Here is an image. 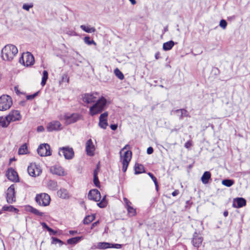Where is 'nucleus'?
Segmentation results:
<instances>
[{"label": "nucleus", "mask_w": 250, "mask_h": 250, "mask_svg": "<svg viewBox=\"0 0 250 250\" xmlns=\"http://www.w3.org/2000/svg\"><path fill=\"white\" fill-rule=\"evenodd\" d=\"M17 47L13 44H7L1 50V57L3 60L11 61L18 53Z\"/></svg>", "instance_id": "1"}, {"label": "nucleus", "mask_w": 250, "mask_h": 250, "mask_svg": "<svg viewBox=\"0 0 250 250\" xmlns=\"http://www.w3.org/2000/svg\"><path fill=\"white\" fill-rule=\"evenodd\" d=\"M106 103V100L104 97L100 98L89 108L90 114L93 116L101 113L105 108Z\"/></svg>", "instance_id": "2"}, {"label": "nucleus", "mask_w": 250, "mask_h": 250, "mask_svg": "<svg viewBox=\"0 0 250 250\" xmlns=\"http://www.w3.org/2000/svg\"><path fill=\"white\" fill-rule=\"evenodd\" d=\"M128 147H129V145H126L122 148V150L120 151L121 158L122 159L123 164L122 170L124 172H125L127 170L129 163L131 159L132 152L129 150H127L125 152L124 155L122 156L121 155V151L127 149Z\"/></svg>", "instance_id": "3"}, {"label": "nucleus", "mask_w": 250, "mask_h": 250, "mask_svg": "<svg viewBox=\"0 0 250 250\" xmlns=\"http://www.w3.org/2000/svg\"><path fill=\"white\" fill-rule=\"evenodd\" d=\"M34 61L33 55L29 52L23 53L19 59L20 62L26 66L33 65Z\"/></svg>", "instance_id": "4"}, {"label": "nucleus", "mask_w": 250, "mask_h": 250, "mask_svg": "<svg viewBox=\"0 0 250 250\" xmlns=\"http://www.w3.org/2000/svg\"><path fill=\"white\" fill-rule=\"evenodd\" d=\"M36 202L41 206H47L50 202V196L45 193H42L36 195Z\"/></svg>", "instance_id": "5"}, {"label": "nucleus", "mask_w": 250, "mask_h": 250, "mask_svg": "<svg viewBox=\"0 0 250 250\" xmlns=\"http://www.w3.org/2000/svg\"><path fill=\"white\" fill-rule=\"evenodd\" d=\"M12 105V100L8 95H3L0 97V110L8 109Z\"/></svg>", "instance_id": "6"}, {"label": "nucleus", "mask_w": 250, "mask_h": 250, "mask_svg": "<svg viewBox=\"0 0 250 250\" xmlns=\"http://www.w3.org/2000/svg\"><path fill=\"white\" fill-rule=\"evenodd\" d=\"M58 154L61 156L63 155L67 160L72 159L74 155L73 148L68 146L60 147Z\"/></svg>", "instance_id": "7"}, {"label": "nucleus", "mask_w": 250, "mask_h": 250, "mask_svg": "<svg viewBox=\"0 0 250 250\" xmlns=\"http://www.w3.org/2000/svg\"><path fill=\"white\" fill-rule=\"evenodd\" d=\"M37 152L38 154L42 157L50 156L51 155L50 146L48 144H41L37 149Z\"/></svg>", "instance_id": "8"}, {"label": "nucleus", "mask_w": 250, "mask_h": 250, "mask_svg": "<svg viewBox=\"0 0 250 250\" xmlns=\"http://www.w3.org/2000/svg\"><path fill=\"white\" fill-rule=\"evenodd\" d=\"M122 245L119 244H112L108 242H99L96 246V248L99 250H105L109 248L120 249L122 248Z\"/></svg>", "instance_id": "9"}, {"label": "nucleus", "mask_w": 250, "mask_h": 250, "mask_svg": "<svg viewBox=\"0 0 250 250\" xmlns=\"http://www.w3.org/2000/svg\"><path fill=\"white\" fill-rule=\"evenodd\" d=\"M6 200L9 204H12L16 201L15 185H11L7 190Z\"/></svg>", "instance_id": "10"}, {"label": "nucleus", "mask_w": 250, "mask_h": 250, "mask_svg": "<svg viewBox=\"0 0 250 250\" xmlns=\"http://www.w3.org/2000/svg\"><path fill=\"white\" fill-rule=\"evenodd\" d=\"M27 171L28 174L32 177L38 176L42 172V170L40 167L35 163H32L28 167Z\"/></svg>", "instance_id": "11"}, {"label": "nucleus", "mask_w": 250, "mask_h": 250, "mask_svg": "<svg viewBox=\"0 0 250 250\" xmlns=\"http://www.w3.org/2000/svg\"><path fill=\"white\" fill-rule=\"evenodd\" d=\"M50 171L51 173L60 176H63L66 174L63 168L59 165H54L50 167Z\"/></svg>", "instance_id": "12"}, {"label": "nucleus", "mask_w": 250, "mask_h": 250, "mask_svg": "<svg viewBox=\"0 0 250 250\" xmlns=\"http://www.w3.org/2000/svg\"><path fill=\"white\" fill-rule=\"evenodd\" d=\"M62 129V125L58 121H53L49 123L47 126L48 131H58Z\"/></svg>", "instance_id": "13"}, {"label": "nucleus", "mask_w": 250, "mask_h": 250, "mask_svg": "<svg viewBox=\"0 0 250 250\" xmlns=\"http://www.w3.org/2000/svg\"><path fill=\"white\" fill-rule=\"evenodd\" d=\"M87 197L89 200L98 202L100 201L101 196L99 191L98 189H94L89 191Z\"/></svg>", "instance_id": "14"}, {"label": "nucleus", "mask_w": 250, "mask_h": 250, "mask_svg": "<svg viewBox=\"0 0 250 250\" xmlns=\"http://www.w3.org/2000/svg\"><path fill=\"white\" fill-rule=\"evenodd\" d=\"M95 148L93 142L91 139L88 140L85 144V151L86 154L89 156H93L94 155Z\"/></svg>", "instance_id": "15"}, {"label": "nucleus", "mask_w": 250, "mask_h": 250, "mask_svg": "<svg viewBox=\"0 0 250 250\" xmlns=\"http://www.w3.org/2000/svg\"><path fill=\"white\" fill-rule=\"evenodd\" d=\"M62 119L65 121L66 125H69L77 122L79 119V115L77 114H65Z\"/></svg>", "instance_id": "16"}, {"label": "nucleus", "mask_w": 250, "mask_h": 250, "mask_svg": "<svg viewBox=\"0 0 250 250\" xmlns=\"http://www.w3.org/2000/svg\"><path fill=\"white\" fill-rule=\"evenodd\" d=\"M7 116L10 122L20 121L21 118L20 112L18 110L11 111Z\"/></svg>", "instance_id": "17"}, {"label": "nucleus", "mask_w": 250, "mask_h": 250, "mask_svg": "<svg viewBox=\"0 0 250 250\" xmlns=\"http://www.w3.org/2000/svg\"><path fill=\"white\" fill-rule=\"evenodd\" d=\"M108 115L107 112H104L100 116L99 125L103 129H105L108 125L107 120Z\"/></svg>", "instance_id": "18"}, {"label": "nucleus", "mask_w": 250, "mask_h": 250, "mask_svg": "<svg viewBox=\"0 0 250 250\" xmlns=\"http://www.w3.org/2000/svg\"><path fill=\"white\" fill-rule=\"evenodd\" d=\"M6 176L7 178L13 182H17L18 180V175L17 172L12 168H9L6 172Z\"/></svg>", "instance_id": "19"}, {"label": "nucleus", "mask_w": 250, "mask_h": 250, "mask_svg": "<svg viewBox=\"0 0 250 250\" xmlns=\"http://www.w3.org/2000/svg\"><path fill=\"white\" fill-rule=\"evenodd\" d=\"M96 93L88 94L86 93L82 96V99L83 102L87 104H91L96 102V97L95 95Z\"/></svg>", "instance_id": "20"}, {"label": "nucleus", "mask_w": 250, "mask_h": 250, "mask_svg": "<svg viewBox=\"0 0 250 250\" xmlns=\"http://www.w3.org/2000/svg\"><path fill=\"white\" fill-rule=\"evenodd\" d=\"M246 200L242 197H238L234 199L232 206L236 208H240L245 206Z\"/></svg>", "instance_id": "21"}, {"label": "nucleus", "mask_w": 250, "mask_h": 250, "mask_svg": "<svg viewBox=\"0 0 250 250\" xmlns=\"http://www.w3.org/2000/svg\"><path fill=\"white\" fill-rule=\"evenodd\" d=\"M203 240V237L195 232L193 234V238L192 240V245L194 247L198 248L200 245H201Z\"/></svg>", "instance_id": "22"}, {"label": "nucleus", "mask_w": 250, "mask_h": 250, "mask_svg": "<svg viewBox=\"0 0 250 250\" xmlns=\"http://www.w3.org/2000/svg\"><path fill=\"white\" fill-rule=\"evenodd\" d=\"M58 196L62 199H67L69 197V194L67 189L61 188L57 191Z\"/></svg>", "instance_id": "23"}, {"label": "nucleus", "mask_w": 250, "mask_h": 250, "mask_svg": "<svg viewBox=\"0 0 250 250\" xmlns=\"http://www.w3.org/2000/svg\"><path fill=\"white\" fill-rule=\"evenodd\" d=\"M174 112L177 114L180 113L179 115L180 120H182L184 117H189L188 112L185 109H177Z\"/></svg>", "instance_id": "24"}, {"label": "nucleus", "mask_w": 250, "mask_h": 250, "mask_svg": "<svg viewBox=\"0 0 250 250\" xmlns=\"http://www.w3.org/2000/svg\"><path fill=\"white\" fill-rule=\"evenodd\" d=\"M175 43L173 41H169L163 43V49L165 51H168L172 48Z\"/></svg>", "instance_id": "25"}, {"label": "nucleus", "mask_w": 250, "mask_h": 250, "mask_svg": "<svg viewBox=\"0 0 250 250\" xmlns=\"http://www.w3.org/2000/svg\"><path fill=\"white\" fill-rule=\"evenodd\" d=\"M210 178V172L209 171H205L201 177V181L203 184H207L208 183L209 180Z\"/></svg>", "instance_id": "26"}, {"label": "nucleus", "mask_w": 250, "mask_h": 250, "mask_svg": "<svg viewBox=\"0 0 250 250\" xmlns=\"http://www.w3.org/2000/svg\"><path fill=\"white\" fill-rule=\"evenodd\" d=\"M135 174H139L145 172L143 165L136 164L134 167Z\"/></svg>", "instance_id": "27"}, {"label": "nucleus", "mask_w": 250, "mask_h": 250, "mask_svg": "<svg viewBox=\"0 0 250 250\" xmlns=\"http://www.w3.org/2000/svg\"><path fill=\"white\" fill-rule=\"evenodd\" d=\"M83 239V236H77L73 237L70 239H68L67 240V243L68 244L70 245H75L80 242L81 240Z\"/></svg>", "instance_id": "28"}, {"label": "nucleus", "mask_w": 250, "mask_h": 250, "mask_svg": "<svg viewBox=\"0 0 250 250\" xmlns=\"http://www.w3.org/2000/svg\"><path fill=\"white\" fill-rule=\"evenodd\" d=\"M80 28L83 31L88 33H94L96 31V29L94 27H90V26L81 25Z\"/></svg>", "instance_id": "29"}, {"label": "nucleus", "mask_w": 250, "mask_h": 250, "mask_svg": "<svg viewBox=\"0 0 250 250\" xmlns=\"http://www.w3.org/2000/svg\"><path fill=\"white\" fill-rule=\"evenodd\" d=\"M10 122L9 121L7 116L5 117H0V125L3 127H6Z\"/></svg>", "instance_id": "30"}, {"label": "nucleus", "mask_w": 250, "mask_h": 250, "mask_svg": "<svg viewBox=\"0 0 250 250\" xmlns=\"http://www.w3.org/2000/svg\"><path fill=\"white\" fill-rule=\"evenodd\" d=\"M95 219V215L86 216L83 220V223L85 225H88L92 222Z\"/></svg>", "instance_id": "31"}, {"label": "nucleus", "mask_w": 250, "mask_h": 250, "mask_svg": "<svg viewBox=\"0 0 250 250\" xmlns=\"http://www.w3.org/2000/svg\"><path fill=\"white\" fill-rule=\"evenodd\" d=\"M28 211L40 216H43L44 215V213L40 212L39 210L31 206H29Z\"/></svg>", "instance_id": "32"}, {"label": "nucleus", "mask_w": 250, "mask_h": 250, "mask_svg": "<svg viewBox=\"0 0 250 250\" xmlns=\"http://www.w3.org/2000/svg\"><path fill=\"white\" fill-rule=\"evenodd\" d=\"M48 73L46 70H44L42 73V77L41 82V85L43 86L46 83L48 79Z\"/></svg>", "instance_id": "33"}, {"label": "nucleus", "mask_w": 250, "mask_h": 250, "mask_svg": "<svg viewBox=\"0 0 250 250\" xmlns=\"http://www.w3.org/2000/svg\"><path fill=\"white\" fill-rule=\"evenodd\" d=\"M27 152V146L25 144L22 145L19 149L18 153L20 155L26 154Z\"/></svg>", "instance_id": "34"}, {"label": "nucleus", "mask_w": 250, "mask_h": 250, "mask_svg": "<svg viewBox=\"0 0 250 250\" xmlns=\"http://www.w3.org/2000/svg\"><path fill=\"white\" fill-rule=\"evenodd\" d=\"M234 183V181L231 179H224L222 181V184L227 187H231Z\"/></svg>", "instance_id": "35"}, {"label": "nucleus", "mask_w": 250, "mask_h": 250, "mask_svg": "<svg viewBox=\"0 0 250 250\" xmlns=\"http://www.w3.org/2000/svg\"><path fill=\"white\" fill-rule=\"evenodd\" d=\"M48 188L53 190H55L57 188V183L56 182L52 180H50L48 183Z\"/></svg>", "instance_id": "36"}, {"label": "nucleus", "mask_w": 250, "mask_h": 250, "mask_svg": "<svg viewBox=\"0 0 250 250\" xmlns=\"http://www.w3.org/2000/svg\"><path fill=\"white\" fill-rule=\"evenodd\" d=\"M126 209L127 210L128 214L129 215V216H134L136 215V209L134 208L132 206L127 207Z\"/></svg>", "instance_id": "37"}, {"label": "nucleus", "mask_w": 250, "mask_h": 250, "mask_svg": "<svg viewBox=\"0 0 250 250\" xmlns=\"http://www.w3.org/2000/svg\"><path fill=\"white\" fill-rule=\"evenodd\" d=\"M114 72L116 76L118 77L120 80H122L124 79V74L118 68H116Z\"/></svg>", "instance_id": "38"}, {"label": "nucleus", "mask_w": 250, "mask_h": 250, "mask_svg": "<svg viewBox=\"0 0 250 250\" xmlns=\"http://www.w3.org/2000/svg\"><path fill=\"white\" fill-rule=\"evenodd\" d=\"M84 42L85 43L88 45L94 44V45H96V43L93 40L90 39V37L89 36H86L84 38Z\"/></svg>", "instance_id": "39"}, {"label": "nucleus", "mask_w": 250, "mask_h": 250, "mask_svg": "<svg viewBox=\"0 0 250 250\" xmlns=\"http://www.w3.org/2000/svg\"><path fill=\"white\" fill-rule=\"evenodd\" d=\"M2 210L4 211H15L16 212L18 211V209L14 208L12 206H4L2 207Z\"/></svg>", "instance_id": "40"}, {"label": "nucleus", "mask_w": 250, "mask_h": 250, "mask_svg": "<svg viewBox=\"0 0 250 250\" xmlns=\"http://www.w3.org/2000/svg\"><path fill=\"white\" fill-rule=\"evenodd\" d=\"M148 175L151 178L152 181L154 182L156 189L158 191V183L157 180V178L153 175V174L150 172L148 173Z\"/></svg>", "instance_id": "41"}, {"label": "nucleus", "mask_w": 250, "mask_h": 250, "mask_svg": "<svg viewBox=\"0 0 250 250\" xmlns=\"http://www.w3.org/2000/svg\"><path fill=\"white\" fill-rule=\"evenodd\" d=\"M52 243L54 244H56L57 243H59L60 246H62L63 244V242L60 239L55 238V237H52Z\"/></svg>", "instance_id": "42"}, {"label": "nucleus", "mask_w": 250, "mask_h": 250, "mask_svg": "<svg viewBox=\"0 0 250 250\" xmlns=\"http://www.w3.org/2000/svg\"><path fill=\"white\" fill-rule=\"evenodd\" d=\"M106 204H107L106 201L104 199V198L100 202H99L97 204V205L98 206V207H99L101 208H104L105 207H106Z\"/></svg>", "instance_id": "43"}, {"label": "nucleus", "mask_w": 250, "mask_h": 250, "mask_svg": "<svg viewBox=\"0 0 250 250\" xmlns=\"http://www.w3.org/2000/svg\"><path fill=\"white\" fill-rule=\"evenodd\" d=\"M33 4L32 3H30L29 4H23V5H22V8L24 9V10H25L26 11H29L30 8L33 7Z\"/></svg>", "instance_id": "44"}, {"label": "nucleus", "mask_w": 250, "mask_h": 250, "mask_svg": "<svg viewBox=\"0 0 250 250\" xmlns=\"http://www.w3.org/2000/svg\"><path fill=\"white\" fill-rule=\"evenodd\" d=\"M219 25L223 29H225L227 26V22L225 20H221L219 23Z\"/></svg>", "instance_id": "45"}, {"label": "nucleus", "mask_w": 250, "mask_h": 250, "mask_svg": "<svg viewBox=\"0 0 250 250\" xmlns=\"http://www.w3.org/2000/svg\"><path fill=\"white\" fill-rule=\"evenodd\" d=\"M93 182H94V184H95V185L96 187H99V186H100V182L99 181V179H98V176H96L95 175H94Z\"/></svg>", "instance_id": "46"}, {"label": "nucleus", "mask_w": 250, "mask_h": 250, "mask_svg": "<svg viewBox=\"0 0 250 250\" xmlns=\"http://www.w3.org/2000/svg\"><path fill=\"white\" fill-rule=\"evenodd\" d=\"M41 225L42 226V227L43 228L46 229L48 231H52V229L49 227L45 223H44V222L41 223Z\"/></svg>", "instance_id": "47"}, {"label": "nucleus", "mask_w": 250, "mask_h": 250, "mask_svg": "<svg viewBox=\"0 0 250 250\" xmlns=\"http://www.w3.org/2000/svg\"><path fill=\"white\" fill-rule=\"evenodd\" d=\"M66 82L67 83L69 82V77L66 74H63L62 76V78L61 82L62 83V82Z\"/></svg>", "instance_id": "48"}, {"label": "nucleus", "mask_w": 250, "mask_h": 250, "mask_svg": "<svg viewBox=\"0 0 250 250\" xmlns=\"http://www.w3.org/2000/svg\"><path fill=\"white\" fill-rule=\"evenodd\" d=\"M38 95V92H36L33 94L29 95L26 96V99L28 100L33 99Z\"/></svg>", "instance_id": "49"}, {"label": "nucleus", "mask_w": 250, "mask_h": 250, "mask_svg": "<svg viewBox=\"0 0 250 250\" xmlns=\"http://www.w3.org/2000/svg\"><path fill=\"white\" fill-rule=\"evenodd\" d=\"M153 152V148L152 147L150 146V147L147 148V153L148 154H151Z\"/></svg>", "instance_id": "50"}, {"label": "nucleus", "mask_w": 250, "mask_h": 250, "mask_svg": "<svg viewBox=\"0 0 250 250\" xmlns=\"http://www.w3.org/2000/svg\"><path fill=\"white\" fill-rule=\"evenodd\" d=\"M117 125L116 124H112L110 125V128L112 130H115L117 128Z\"/></svg>", "instance_id": "51"}, {"label": "nucleus", "mask_w": 250, "mask_h": 250, "mask_svg": "<svg viewBox=\"0 0 250 250\" xmlns=\"http://www.w3.org/2000/svg\"><path fill=\"white\" fill-rule=\"evenodd\" d=\"M44 130V128L43 126H39L37 127V131L38 132H42Z\"/></svg>", "instance_id": "52"}, {"label": "nucleus", "mask_w": 250, "mask_h": 250, "mask_svg": "<svg viewBox=\"0 0 250 250\" xmlns=\"http://www.w3.org/2000/svg\"><path fill=\"white\" fill-rule=\"evenodd\" d=\"M191 146V143L189 141H188L185 144V147L188 148L190 147Z\"/></svg>", "instance_id": "53"}, {"label": "nucleus", "mask_w": 250, "mask_h": 250, "mask_svg": "<svg viewBox=\"0 0 250 250\" xmlns=\"http://www.w3.org/2000/svg\"><path fill=\"white\" fill-rule=\"evenodd\" d=\"M69 233L70 235H74L78 233L77 230H69Z\"/></svg>", "instance_id": "54"}, {"label": "nucleus", "mask_w": 250, "mask_h": 250, "mask_svg": "<svg viewBox=\"0 0 250 250\" xmlns=\"http://www.w3.org/2000/svg\"><path fill=\"white\" fill-rule=\"evenodd\" d=\"M99 221H97L96 222H95L93 223H92L91 227V229H93L95 226H97L99 224Z\"/></svg>", "instance_id": "55"}, {"label": "nucleus", "mask_w": 250, "mask_h": 250, "mask_svg": "<svg viewBox=\"0 0 250 250\" xmlns=\"http://www.w3.org/2000/svg\"><path fill=\"white\" fill-rule=\"evenodd\" d=\"M155 58L156 60H158L160 58V53L159 52L156 53L155 55Z\"/></svg>", "instance_id": "56"}, {"label": "nucleus", "mask_w": 250, "mask_h": 250, "mask_svg": "<svg viewBox=\"0 0 250 250\" xmlns=\"http://www.w3.org/2000/svg\"><path fill=\"white\" fill-rule=\"evenodd\" d=\"M179 194V191L178 190H175L172 193V195L173 196H175Z\"/></svg>", "instance_id": "57"}, {"label": "nucleus", "mask_w": 250, "mask_h": 250, "mask_svg": "<svg viewBox=\"0 0 250 250\" xmlns=\"http://www.w3.org/2000/svg\"><path fill=\"white\" fill-rule=\"evenodd\" d=\"M14 90L17 94H19L20 93V92L18 89V86H14Z\"/></svg>", "instance_id": "58"}, {"label": "nucleus", "mask_w": 250, "mask_h": 250, "mask_svg": "<svg viewBox=\"0 0 250 250\" xmlns=\"http://www.w3.org/2000/svg\"><path fill=\"white\" fill-rule=\"evenodd\" d=\"M125 204V208H127V207L131 206L132 205V203L128 200V201Z\"/></svg>", "instance_id": "59"}, {"label": "nucleus", "mask_w": 250, "mask_h": 250, "mask_svg": "<svg viewBox=\"0 0 250 250\" xmlns=\"http://www.w3.org/2000/svg\"><path fill=\"white\" fill-rule=\"evenodd\" d=\"M49 232L50 233V234H53V235H56L57 233V231L54 230L53 229H52V231H49Z\"/></svg>", "instance_id": "60"}, {"label": "nucleus", "mask_w": 250, "mask_h": 250, "mask_svg": "<svg viewBox=\"0 0 250 250\" xmlns=\"http://www.w3.org/2000/svg\"><path fill=\"white\" fill-rule=\"evenodd\" d=\"M98 167H97V169H95L94 171V175L98 176Z\"/></svg>", "instance_id": "61"}, {"label": "nucleus", "mask_w": 250, "mask_h": 250, "mask_svg": "<svg viewBox=\"0 0 250 250\" xmlns=\"http://www.w3.org/2000/svg\"><path fill=\"white\" fill-rule=\"evenodd\" d=\"M228 214H229V213H228V211L227 210L225 211L224 212V213H223V215H224V216L225 217H227V216H228Z\"/></svg>", "instance_id": "62"}, {"label": "nucleus", "mask_w": 250, "mask_h": 250, "mask_svg": "<svg viewBox=\"0 0 250 250\" xmlns=\"http://www.w3.org/2000/svg\"><path fill=\"white\" fill-rule=\"evenodd\" d=\"M132 4L134 5L136 3V1L135 0H129Z\"/></svg>", "instance_id": "63"}, {"label": "nucleus", "mask_w": 250, "mask_h": 250, "mask_svg": "<svg viewBox=\"0 0 250 250\" xmlns=\"http://www.w3.org/2000/svg\"><path fill=\"white\" fill-rule=\"evenodd\" d=\"M123 200L125 204L128 201V200L125 197L124 198Z\"/></svg>", "instance_id": "64"}]
</instances>
